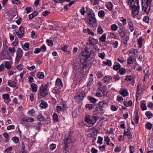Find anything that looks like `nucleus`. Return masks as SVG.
<instances>
[{"mask_svg": "<svg viewBox=\"0 0 153 153\" xmlns=\"http://www.w3.org/2000/svg\"><path fill=\"white\" fill-rule=\"evenodd\" d=\"M128 4L131 9H132V15L133 16L138 15L139 12V0H129Z\"/></svg>", "mask_w": 153, "mask_h": 153, "instance_id": "nucleus-1", "label": "nucleus"}, {"mask_svg": "<svg viewBox=\"0 0 153 153\" xmlns=\"http://www.w3.org/2000/svg\"><path fill=\"white\" fill-rule=\"evenodd\" d=\"M87 15L88 16V23L91 26L95 27L97 26V20L95 17L93 11L91 9L88 12Z\"/></svg>", "mask_w": 153, "mask_h": 153, "instance_id": "nucleus-2", "label": "nucleus"}, {"mask_svg": "<svg viewBox=\"0 0 153 153\" xmlns=\"http://www.w3.org/2000/svg\"><path fill=\"white\" fill-rule=\"evenodd\" d=\"M86 92L85 90L78 91L76 94L75 100L77 103L81 102L86 96Z\"/></svg>", "mask_w": 153, "mask_h": 153, "instance_id": "nucleus-3", "label": "nucleus"}, {"mask_svg": "<svg viewBox=\"0 0 153 153\" xmlns=\"http://www.w3.org/2000/svg\"><path fill=\"white\" fill-rule=\"evenodd\" d=\"M48 88L47 85H42L40 88V92L38 94V98L40 99L46 96L48 94Z\"/></svg>", "mask_w": 153, "mask_h": 153, "instance_id": "nucleus-4", "label": "nucleus"}, {"mask_svg": "<svg viewBox=\"0 0 153 153\" xmlns=\"http://www.w3.org/2000/svg\"><path fill=\"white\" fill-rule=\"evenodd\" d=\"M85 121L88 123L90 126H92L95 124L97 121L96 116H90L89 115H86L85 118Z\"/></svg>", "mask_w": 153, "mask_h": 153, "instance_id": "nucleus-5", "label": "nucleus"}, {"mask_svg": "<svg viewBox=\"0 0 153 153\" xmlns=\"http://www.w3.org/2000/svg\"><path fill=\"white\" fill-rule=\"evenodd\" d=\"M93 51L92 48L91 49L90 47L87 46L82 51V56L86 57V58L88 59L90 57L91 54L93 53Z\"/></svg>", "mask_w": 153, "mask_h": 153, "instance_id": "nucleus-6", "label": "nucleus"}, {"mask_svg": "<svg viewBox=\"0 0 153 153\" xmlns=\"http://www.w3.org/2000/svg\"><path fill=\"white\" fill-rule=\"evenodd\" d=\"M71 138L72 136L71 133H69L68 136L65 137L64 139V144L65 148L69 146L70 144L71 143Z\"/></svg>", "mask_w": 153, "mask_h": 153, "instance_id": "nucleus-7", "label": "nucleus"}, {"mask_svg": "<svg viewBox=\"0 0 153 153\" xmlns=\"http://www.w3.org/2000/svg\"><path fill=\"white\" fill-rule=\"evenodd\" d=\"M142 10L146 13L148 14L149 13L151 6V4L145 3L142 2Z\"/></svg>", "mask_w": 153, "mask_h": 153, "instance_id": "nucleus-8", "label": "nucleus"}, {"mask_svg": "<svg viewBox=\"0 0 153 153\" xmlns=\"http://www.w3.org/2000/svg\"><path fill=\"white\" fill-rule=\"evenodd\" d=\"M97 104L99 107V109L100 111V113L102 114L103 113L102 111H103V108L108 106V103L104 101H102L99 102Z\"/></svg>", "mask_w": 153, "mask_h": 153, "instance_id": "nucleus-9", "label": "nucleus"}, {"mask_svg": "<svg viewBox=\"0 0 153 153\" xmlns=\"http://www.w3.org/2000/svg\"><path fill=\"white\" fill-rule=\"evenodd\" d=\"M23 54V52L22 49L20 48H19L16 52V61L17 62H19Z\"/></svg>", "mask_w": 153, "mask_h": 153, "instance_id": "nucleus-10", "label": "nucleus"}, {"mask_svg": "<svg viewBox=\"0 0 153 153\" xmlns=\"http://www.w3.org/2000/svg\"><path fill=\"white\" fill-rule=\"evenodd\" d=\"M94 40L96 41V43L98 42L97 40L94 38L93 37H89L88 40V42H87L86 43L87 46L90 47L92 46H94Z\"/></svg>", "mask_w": 153, "mask_h": 153, "instance_id": "nucleus-11", "label": "nucleus"}, {"mask_svg": "<svg viewBox=\"0 0 153 153\" xmlns=\"http://www.w3.org/2000/svg\"><path fill=\"white\" fill-rule=\"evenodd\" d=\"M24 32L23 27L21 26L19 28L18 31L16 33V34L19 38H21L23 37Z\"/></svg>", "mask_w": 153, "mask_h": 153, "instance_id": "nucleus-12", "label": "nucleus"}, {"mask_svg": "<svg viewBox=\"0 0 153 153\" xmlns=\"http://www.w3.org/2000/svg\"><path fill=\"white\" fill-rule=\"evenodd\" d=\"M118 32L120 37L121 38H123L125 37L126 34V32L123 30L121 27H119V29L118 30Z\"/></svg>", "mask_w": 153, "mask_h": 153, "instance_id": "nucleus-13", "label": "nucleus"}, {"mask_svg": "<svg viewBox=\"0 0 153 153\" xmlns=\"http://www.w3.org/2000/svg\"><path fill=\"white\" fill-rule=\"evenodd\" d=\"M87 98L88 100L91 103H92L94 105H95V103L97 101V100L96 99L92 97L89 96Z\"/></svg>", "mask_w": 153, "mask_h": 153, "instance_id": "nucleus-14", "label": "nucleus"}, {"mask_svg": "<svg viewBox=\"0 0 153 153\" xmlns=\"http://www.w3.org/2000/svg\"><path fill=\"white\" fill-rule=\"evenodd\" d=\"M119 94L122 95L123 97L126 96L128 95V92L126 90L124 89H122L120 91Z\"/></svg>", "mask_w": 153, "mask_h": 153, "instance_id": "nucleus-15", "label": "nucleus"}, {"mask_svg": "<svg viewBox=\"0 0 153 153\" xmlns=\"http://www.w3.org/2000/svg\"><path fill=\"white\" fill-rule=\"evenodd\" d=\"M2 97L4 99V101H5V100H7L9 101H10L11 100L9 95L8 94H3L2 95Z\"/></svg>", "mask_w": 153, "mask_h": 153, "instance_id": "nucleus-16", "label": "nucleus"}, {"mask_svg": "<svg viewBox=\"0 0 153 153\" xmlns=\"http://www.w3.org/2000/svg\"><path fill=\"white\" fill-rule=\"evenodd\" d=\"M56 85H58L60 87H62L63 86V84L61 80L59 78H58L56 81Z\"/></svg>", "mask_w": 153, "mask_h": 153, "instance_id": "nucleus-17", "label": "nucleus"}, {"mask_svg": "<svg viewBox=\"0 0 153 153\" xmlns=\"http://www.w3.org/2000/svg\"><path fill=\"white\" fill-rule=\"evenodd\" d=\"M36 76L39 79H43L45 77L43 73L40 72H39L37 73Z\"/></svg>", "mask_w": 153, "mask_h": 153, "instance_id": "nucleus-18", "label": "nucleus"}, {"mask_svg": "<svg viewBox=\"0 0 153 153\" xmlns=\"http://www.w3.org/2000/svg\"><path fill=\"white\" fill-rule=\"evenodd\" d=\"M102 63V65L103 66L106 65H108V66H110L111 65V61L110 60H107V61H103Z\"/></svg>", "mask_w": 153, "mask_h": 153, "instance_id": "nucleus-19", "label": "nucleus"}, {"mask_svg": "<svg viewBox=\"0 0 153 153\" xmlns=\"http://www.w3.org/2000/svg\"><path fill=\"white\" fill-rule=\"evenodd\" d=\"M95 105L93 104H88L85 105V108H88L89 110H92L94 107Z\"/></svg>", "mask_w": 153, "mask_h": 153, "instance_id": "nucleus-20", "label": "nucleus"}, {"mask_svg": "<svg viewBox=\"0 0 153 153\" xmlns=\"http://www.w3.org/2000/svg\"><path fill=\"white\" fill-rule=\"evenodd\" d=\"M129 36H126L123 39V43L125 45V47L127 46V42L129 40Z\"/></svg>", "mask_w": 153, "mask_h": 153, "instance_id": "nucleus-21", "label": "nucleus"}, {"mask_svg": "<svg viewBox=\"0 0 153 153\" xmlns=\"http://www.w3.org/2000/svg\"><path fill=\"white\" fill-rule=\"evenodd\" d=\"M37 118L39 121L40 122H43L46 121L45 117L42 115H39L37 116Z\"/></svg>", "mask_w": 153, "mask_h": 153, "instance_id": "nucleus-22", "label": "nucleus"}, {"mask_svg": "<svg viewBox=\"0 0 153 153\" xmlns=\"http://www.w3.org/2000/svg\"><path fill=\"white\" fill-rule=\"evenodd\" d=\"M30 86L32 89V91L34 92H36L37 91V85L36 84L32 83L30 84Z\"/></svg>", "mask_w": 153, "mask_h": 153, "instance_id": "nucleus-23", "label": "nucleus"}, {"mask_svg": "<svg viewBox=\"0 0 153 153\" xmlns=\"http://www.w3.org/2000/svg\"><path fill=\"white\" fill-rule=\"evenodd\" d=\"M83 32L85 33H87L88 34H91L92 36H94V33L88 28L84 29L83 30Z\"/></svg>", "mask_w": 153, "mask_h": 153, "instance_id": "nucleus-24", "label": "nucleus"}, {"mask_svg": "<svg viewBox=\"0 0 153 153\" xmlns=\"http://www.w3.org/2000/svg\"><path fill=\"white\" fill-rule=\"evenodd\" d=\"M128 25L129 27V29L130 31L132 32L134 30V27L133 23L130 20L128 21Z\"/></svg>", "mask_w": 153, "mask_h": 153, "instance_id": "nucleus-25", "label": "nucleus"}, {"mask_svg": "<svg viewBox=\"0 0 153 153\" xmlns=\"http://www.w3.org/2000/svg\"><path fill=\"white\" fill-rule=\"evenodd\" d=\"M112 79V77L111 76H108L104 77L103 79L104 82L106 83L109 82Z\"/></svg>", "mask_w": 153, "mask_h": 153, "instance_id": "nucleus-26", "label": "nucleus"}, {"mask_svg": "<svg viewBox=\"0 0 153 153\" xmlns=\"http://www.w3.org/2000/svg\"><path fill=\"white\" fill-rule=\"evenodd\" d=\"M146 72H145V71H143V72L145 73V75L144 76V80H145V78H149V76L150 75V73L149 72V71L148 69H146Z\"/></svg>", "mask_w": 153, "mask_h": 153, "instance_id": "nucleus-27", "label": "nucleus"}, {"mask_svg": "<svg viewBox=\"0 0 153 153\" xmlns=\"http://www.w3.org/2000/svg\"><path fill=\"white\" fill-rule=\"evenodd\" d=\"M105 12L104 10H100L98 13V15L100 18H103L105 16Z\"/></svg>", "mask_w": 153, "mask_h": 153, "instance_id": "nucleus-28", "label": "nucleus"}, {"mask_svg": "<svg viewBox=\"0 0 153 153\" xmlns=\"http://www.w3.org/2000/svg\"><path fill=\"white\" fill-rule=\"evenodd\" d=\"M93 82V79L91 77H90L89 79V82L88 83L87 86L88 88L90 89V87L92 85Z\"/></svg>", "mask_w": 153, "mask_h": 153, "instance_id": "nucleus-29", "label": "nucleus"}, {"mask_svg": "<svg viewBox=\"0 0 153 153\" xmlns=\"http://www.w3.org/2000/svg\"><path fill=\"white\" fill-rule=\"evenodd\" d=\"M113 5L112 3L110 2H109L106 5L107 8L110 10L111 11L113 9Z\"/></svg>", "mask_w": 153, "mask_h": 153, "instance_id": "nucleus-30", "label": "nucleus"}, {"mask_svg": "<svg viewBox=\"0 0 153 153\" xmlns=\"http://www.w3.org/2000/svg\"><path fill=\"white\" fill-rule=\"evenodd\" d=\"M38 13L36 11H35L34 13H33L32 14L29 15V18L30 19H31L33 18L34 17L36 16L37 15Z\"/></svg>", "mask_w": 153, "mask_h": 153, "instance_id": "nucleus-31", "label": "nucleus"}, {"mask_svg": "<svg viewBox=\"0 0 153 153\" xmlns=\"http://www.w3.org/2000/svg\"><path fill=\"white\" fill-rule=\"evenodd\" d=\"M40 106L41 108H45L47 107L48 104L46 102L42 101L40 104Z\"/></svg>", "mask_w": 153, "mask_h": 153, "instance_id": "nucleus-32", "label": "nucleus"}, {"mask_svg": "<svg viewBox=\"0 0 153 153\" xmlns=\"http://www.w3.org/2000/svg\"><path fill=\"white\" fill-rule=\"evenodd\" d=\"M106 39V34L105 33L103 34L101 37L99 38V40L101 42H105Z\"/></svg>", "mask_w": 153, "mask_h": 153, "instance_id": "nucleus-33", "label": "nucleus"}, {"mask_svg": "<svg viewBox=\"0 0 153 153\" xmlns=\"http://www.w3.org/2000/svg\"><path fill=\"white\" fill-rule=\"evenodd\" d=\"M3 136L5 139V141L7 142L9 141V136L7 132H4L3 134Z\"/></svg>", "mask_w": 153, "mask_h": 153, "instance_id": "nucleus-34", "label": "nucleus"}, {"mask_svg": "<svg viewBox=\"0 0 153 153\" xmlns=\"http://www.w3.org/2000/svg\"><path fill=\"white\" fill-rule=\"evenodd\" d=\"M53 119L55 122H58L59 121L58 116L56 113H54L53 114Z\"/></svg>", "mask_w": 153, "mask_h": 153, "instance_id": "nucleus-35", "label": "nucleus"}, {"mask_svg": "<svg viewBox=\"0 0 153 153\" xmlns=\"http://www.w3.org/2000/svg\"><path fill=\"white\" fill-rule=\"evenodd\" d=\"M133 56H131V55L130 56L129 58L128 59L127 63L128 64H130L133 63L134 61H133Z\"/></svg>", "mask_w": 153, "mask_h": 153, "instance_id": "nucleus-36", "label": "nucleus"}, {"mask_svg": "<svg viewBox=\"0 0 153 153\" xmlns=\"http://www.w3.org/2000/svg\"><path fill=\"white\" fill-rule=\"evenodd\" d=\"M145 114L149 119L151 118L153 116V114L149 111H146L145 113Z\"/></svg>", "mask_w": 153, "mask_h": 153, "instance_id": "nucleus-37", "label": "nucleus"}, {"mask_svg": "<svg viewBox=\"0 0 153 153\" xmlns=\"http://www.w3.org/2000/svg\"><path fill=\"white\" fill-rule=\"evenodd\" d=\"M98 89L102 92L104 96H106L107 95V91L106 89H102L99 88H98Z\"/></svg>", "mask_w": 153, "mask_h": 153, "instance_id": "nucleus-38", "label": "nucleus"}, {"mask_svg": "<svg viewBox=\"0 0 153 153\" xmlns=\"http://www.w3.org/2000/svg\"><path fill=\"white\" fill-rule=\"evenodd\" d=\"M40 49V51H42V52H45L46 50V48L45 45H43L41 46Z\"/></svg>", "mask_w": 153, "mask_h": 153, "instance_id": "nucleus-39", "label": "nucleus"}, {"mask_svg": "<svg viewBox=\"0 0 153 153\" xmlns=\"http://www.w3.org/2000/svg\"><path fill=\"white\" fill-rule=\"evenodd\" d=\"M4 66L6 68L10 69L11 67L10 63L8 61H6L5 62Z\"/></svg>", "mask_w": 153, "mask_h": 153, "instance_id": "nucleus-40", "label": "nucleus"}, {"mask_svg": "<svg viewBox=\"0 0 153 153\" xmlns=\"http://www.w3.org/2000/svg\"><path fill=\"white\" fill-rule=\"evenodd\" d=\"M111 29L113 31H116L118 28L117 26L115 24L112 25L111 26Z\"/></svg>", "mask_w": 153, "mask_h": 153, "instance_id": "nucleus-41", "label": "nucleus"}, {"mask_svg": "<svg viewBox=\"0 0 153 153\" xmlns=\"http://www.w3.org/2000/svg\"><path fill=\"white\" fill-rule=\"evenodd\" d=\"M138 120H139V115H138V111H137L136 112V113H135V123L136 124H137L138 123Z\"/></svg>", "mask_w": 153, "mask_h": 153, "instance_id": "nucleus-42", "label": "nucleus"}, {"mask_svg": "<svg viewBox=\"0 0 153 153\" xmlns=\"http://www.w3.org/2000/svg\"><path fill=\"white\" fill-rule=\"evenodd\" d=\"M119 71L120 74L122 75L126 73L125 69L123 68L119 69Z\"/></svg>", "mask_w": 153, "mask_h": 153, "instance_id": "nucleus-43", "label": "nucleus"}, {"mask_svg": "<svg viewBox=\"0 0 153 153\" xmlns=\"http://www.w3.org/2000/svg\"><path fill=\"white\" fill-rule=\"evenodd\" d=\"M152 126V124L149 122H147L146 124V128L149 130L151 129Z\"/></svg>", "mask_w": 153, "mask_h": 153, "instance_id": "nucleus-44", "label": "nucleus"}, {"mask_svg": "<svg viewBox=\"0 0 153 153\" xmlns=\"http://www.w3.org/2000/svg\"><path fill=\"white\" fill-rule=\"evenodd\" d=\"M42 125V124L40 123H38L35 126V128L37 130H39L40 128V127Z\"/></svg>", "mask_w": 153, "mask_h": 153, "instance_id": "nucleus-45", "label": "nucleus"}, {"mask_svg": "<svg viewBox=\"0 0 153 153\" xmlns=\"http://www.w3.org/2000/svg\"><path fill=\"white\" fill-rule=\"evenodd\" d=\"M97 32L99 34H102L103 33V30L100 25H99L98 26L97 29Z\"/></svg>", "mask_w": 153, "mask_h": 153, "instance_id": "nucleus-46", "label": "nucleus"}, {"mask_svg": "<svg viewBox=\"0 0 153 153\" xmlns=\"http://www.w3.org/2000/svg\"><path fill=\"white\" fill-rule=\"evenodd\" d=\"M97 78L99 79L101 78L103 76V74L102 72L100 71H99L97 72Z\"/></svg>", "mask_w": 153, "mask_h": 153, "instance_id": "nucleus-47", "label": "nucleus"}, {"mask_svg": "<svg viewBox=\"0 0 153 153\" xmlns=\"http://www.w3.org/2000/svg\"><path fill=\"white\" fill-rule=\"evenodd\" d=\"M121 67L120 65L119 64L114 65L113 67V69L114 70L117 71L120 69Z\"/></svg>", "mask_w": 153, "mask_h": 153, "instance_id": "nucleus-48", "label": "nucleus"}, {"mask_svg": "<svg viewBox=\"0 0 153 153\" xmlns=\"http://www.w3.org/2000/svg\"><path fill=\"white\" fill-rule=\"evenodd\" d=\"M8 85L11 87L15 88L16 87V85H13L12 82L11 80H9L8 81Z\"/></svg>", "mask_w": 153, "mask_h": 153, "instance_id": "nucleus-49", "label": "nucleus"}, {"mask_svg": "<svg viewBox=\"0 0 153 153\" xmlns=\"http://www.w3.org/2000/svg\"><path fill=\"white\" fill-rule=\"evenodd\" d=\"M46 42L48 44V45L50 46H52L53 45V42L52 40L47 39Z\"/></svg>", "mask_w": 153, "mask_h": 153, "instance_id": "nucleus-50", "label": "nucleus"}, {"mask_svg": "<svg viewBox=\"0 0 153 153\" xmlns=\"http://www.w3.org/2000/svg\"><path fill=\"white\" fill-rule=\"evenodd\" d=\"M35 111L33 109H32L31 110L29 111L27 114H30V116H33V114L35 113Z\"/></svg>", "mask_w": 153, "mask_h": 153, "instance_id": "nucleus-51", "label": "nucleus"}, {"mask_svg": "<svg viewBox=\"0 0 153 153\" xmlns=\"http://www.w3.org/2000/svg\"><path fill=\"white\" fill-rule=\"evenodd\" d=\"M13 141L15 143H17L19 141V139L18 137H14L12 138Z\"/></svg>", "mask_w": 153, "mask_h": 153, "instance_id": "nucleus-52", "label": "nucleus"}, {"mask_svg": "<svg viewBox=\"0 0 153 153\" xmlns=\"http://www.w3.org/2000/svg\"><path fill=\"white\" fill-rule=\"evenodd\" d=\"M96 107H95V108L94 109V112H95V114H98L99 113V110H98V109L99 108V107L98 105L97 104L96 105Z\"/></svg>", "mask_w": 153, "mask_h": 153, "instance_id": "nucleus-53", "label": "nucleus"}, {"mask_svg": "<svg viewBox=\"0 0 153 153\" xmlns=\"http://www.w3.org/2000/svg\"><path fill=\"white\" fill-rule=\"evenodd\" d=\"M105 56V54L104 52L99 53L98 54V56L102 59H104Z\"/></svg>", "mask_w": 153, "mask_h": 153, "instance_id": "nucleus-54", "label": "nucleus"}, {"mask_svg": "<svg viewBox=\"0 0 153 153\" xmlns=\"http://www.w3.org/2000/svg\"><path fill=\"white\" fill-rule=\"evenodd\" d=\"M103 140V138L102 137L99 136L98 137V140H97V143H99L101 145L102 143V140Z\"/></svg>", "mask_w": 153, "mask_h": 153, "instance_id": "nucleus-55", "label": "nucleus"}, {"mask_svg": "<svg viewBox=\"0 0 153 153\" xmlns=\"http://www.w3.org/2000/svg\"><path fill=\"white\" fill-rule=\"evenodd\" d=\"M143 20L146 23H148L149 21V17L148 16H145L143 18Z\"/></svg>", "mask_w": 153, "mask_h": 153, "instance_id": "nucleus-56", "label": "nucleus"}, {"mask_svg": "<svg viewBox=\"0 0 153 153\" xmlns=\"http://www.w3.org/2000/svg\"><path fill=\"white\" fill-rule=\"evenodd\" d=\"M125 80L127 81H130L131 80V75H127L126 76Z\"/></svg>", "mask_w": 153, "mask_h": 153, "instance_id": "nucleus-57", "label": "nucleus"}, {"mask_svg": "<svg viewBox=\"0 0 153 153\" xmlns=\"http://www.w3.org/2000/svg\"><path fill=\"white\" fill-rule=\"evenodd\" d=\"M68 48V46L67 45H64L61 48V50L65 53L66 51H67V49Z\"/></svg>", "mask_w": 153, "mask_h": 153, "instance_id": "nucleus-58", "label": "nucleus"}, {"mask_svg": "<svg viewBox=\"0 0 153 153\" xmlns=\"http://www.w3.org/2000/svg\"><path fill=\"white\" fill-rule=\"evenodd\" d=\"M140 86V85L139 84H138L137 86V92L136 93V96H137V94L139 95L140 94V89L139 88V87Z\"/></svg>", "mask_w": 153, "mask_h": 153, "instance_id": "nucleus-59", "label": "nucleus"}, {"mask_svg": "<svg viewBox=\"0 0 153 153\" xmlns=\"http://www.w3.org/2000/svg\"><path fill=\"white\" fill-rule=\"evenodd\" d=\"M120 20L123 22V25H125L126 24V19L123 17H120Z\"/></svg>", "mask_w": 153, "mask_h": 153, "instance_id": "nucleus-60", "label": "nucleus"}, {"mask_svg": "<svg viewBox=\"0 0 153 153\" xmlns=\"http://www.w3.org/2000/svg\"><path fill=\"white\" fill-rule=\"evenodd\" d=\"M141 107L142 109L143 110H145L147 109L146 104L144 103H143L141 104Z\"/></svg>", "mask_w": 153, "mask_h": 153, "instance_id": "nucleus-61", "label": "nucleus"}, {"mask_svg": "<svg viewBox=\"0 0 153 153\" xmlns=\"http://www.w3.org/2000/svg\"><path fill=\"white\" fill-rule=\"evenodd\" d=\"M27 69L30 71H32L35 69L36 68L34 65L32 66L31 67L27 66Z\"/></svg>", "mask_w": 153, "mask_h": 153, "instance_id": "nucleus-62", "label": "nucleus"}, {"mask_svg": "<svg viewBox=\"0 0 153 153\" xmlns=\"http://www.w3.org/2000/svg\"><path fill=\"white\" fill-rule=\"evenodd\" d=\"M27 10V13H28L30 11H33V9L32 7H26L25 8Z\"/></svg>", "mask_w": 153, "mask_h": 153, "instance_id": "nucleus-63", "label": "nucleus"}, {"mask_svg": "<svg viewBox=\"0 0 153 153\" xmlns=\"http://www.w3.org/2000/svg\"><path fill=\"white\" fill-rule=\"evenodd\" d=\"M118 108V107H117L115 105H111V109L114 111H116Z\"/></svg>", "mask_w": 153, "mask_h": 153, "instance_id": "nucleus-64", "label": "nucleus"}]
</instances>
